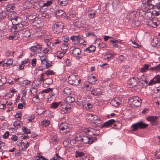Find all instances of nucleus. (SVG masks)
I'll use <instances>...</instances> for the list:
<instances>
[{"label": "nucleus", "instance_id": "423d86ee", "mask_svg": "<svg viewBox=\"0 0 160 160\" xmlns=\"http://www.w3.org/2000/svg\"><path fill=\"white\" fill-rule=\"evenodd\" d=\"M130 102H132V106L137 107L141 105L142 99L137 96L134 97L130 99Z\"/></svg>", "mask_w": 160, "mask_h": 160}, {"label": "nucleus", "instance_id": "ea45409f", "mask_svg": "<svg viewBox=\"0 0 160 160\" xmlns=\"http://www.w3.org/2000/svg\"><path fill=\"white\" fill-rule=\"evenodd\" d=\"M68 0H58V3L60 5L65 6L68 2Z\"/></svg>", "mask_w": 160, "mask_h": 160}, {"label": "nucleus", "instance_id": "c85d7f7f", "mask_svg": "<svg viewBox=\"0 0 160 160\" xmlns=\"http://www.w3.org/2000/svg\"><path fill=\"white\" fill-rule=\"evenodd\" d=\"M75 101L74 98L71 96H67L65 99V102L67 104L73 102Z\"/></svg>", "mask_w": 160, "mask_h": 160}, {"label": "nucleus", "instance_id": "e433bc0d", "mask_svg": "<svg viewBox=\"0 0 160 160\" xmlns=\"http://www.w3.org/2000/svg\"><path fill=\"white\" fill-rule=\"evenodd\" d=\"M78 44H82L84 42V40L82 35H78Z\"/></svg>", "mask_w": 160, "mask_h": 160}, {"label": "nucleus", "instance_id": "a18cd8bd", "mask_svg": "<svg viewBox=\"0 0 160 160\" xmlns=\"http://www.w3.org/2000/svg\"><path fill=\"white\" fill-rule=\"evenodd\" d=\"M61 49L63 51H65L67 52V50L68 48V45L65 43H63L61 46Z\"/></svg>", "mask_w": 160, "mask_h": 160}, {"label": "nucleus", "instance_id": "13d9d810", "mask_svg": "<svg viewBox=\"0 0 160 160\" xmlns=\"http://www.w3.org/2000/svg\"><path fill=\"white\" fill-rule=\"evenodd\" d=\"M92 132H93V135L94 136H98L100 134V132L98 130H95L93 129L92 130Z\"/></svg>", "mask_w": 160, "mask_h": 160}, {"label": "nucleus", "instance_id": "f3484780", "mask_svg": "<svg viewBox=\"0 0 160 160\" xmlns=\"http://www.w3.org/2000/svg\"><path fill=\"white\" fill-rule=\"evenodd\" d=\"M53 1H48L46 3H44L42 6H41L40 8L39 11L40 12H43V11L44 8H46L48 6H50L52 3Z\"/></svg>", "mask_w": 160, "mask_h": 160}, {"label": "nucleus", "instance_id": "72a5a7b5", "mask_svg": "<svg viewBox=\"0 0 160 160\" xmlns=\"http://www.w3.org/2000/svg\"><path fill=\"white\" fill-rule=\"evenodd\" d=\"M55 12L57 17H58L59 18H60V16L63 15L65 13L64 11L61 10H56Z\"/></svg>", "mask_w": 160, "mask_h": 160}, {"label": "nucleus", "instance_id": "603ef678", "mask_svg": "<svg viewBox=\"0 0 160 160\" xmlns=\"http://www.w3.org/2000/svg\"><path fill=\"white\" fill-rule=\"evenodd\" d=\"M41 60L42 65L45 66L48 61L47 58L46 57H44V58H43V57L41 58Z\"/></svg>", "mask_w": 160, "mask_h": 160}, {"label": "nucleus", "instance_id": "f257e3e1", "mask_svg": "<svg viewBox=\"0 0 160 160\" xmlns=\"http://www.w3.org/2000/svg\"><path fill=\"white\" fill-rule=\"evenodd\" d=\"M68 82L72 85H77L81 82L79 77L77 75L72 74L68 78Z\"/></svg>", "mask_w": 160, "mask_h": 160}, {"label": "nucleus", "instance_id": "0e129e2a", "mask_svg": "<svg viewBox=\"0 0 160 160\" xmlns=\"http://www.w3.org/2000/svg\"><path fill=\"white\" fill-rule=\"evenodd\" d=\"M45 74L46 75H53L54 74V72L52 71H50V70H48L46 71L45 72Z\"/></svg>", "mask_w": 160, "mask_h": 160}, {"label": "nucleus", "instance_id": "c03bdc74", "mask_svg": "<svg viewBox=\"0 0 160 160\" xmlns=\"http://www.w3.org/2000/svg\"><path fill=\"white\" fill-rule=\"evenodd\" d=\"M22 124V122L20 121H15L13 123V126L16 128H18L19 127H20Z\"/></svg>", "mask_w": 160, "mask_h": 160}, {"label": "nucleus", "instance_id": "09e8293b", "mask_svg": "<svg viewBox=\"0 0 160 160\" xmlns=\"http://www.w3.org/2000/svg\"><path fill=\"white\" fill-rule=\"evenodd\" d=\"M152 71L158 72L160 70V64L150 68Z\"/></svg>", "mask_w": 160, "mask_h": 160}, {"label": "nucleus", "instance_id": "c9c22d12", "mask_svg": "<svg viewBox=\"0 0 160 160\" xmlns=\"http://www.w3.org/2000/svg\"><path fill=\"white\" fill-rule=\"evenodd\" d=\"M61 103V102H53L51 104L50 107L52 109H55L58 107Z\"/></svg>", "mask_w": 160, "mask_h": 160}, {"label": "nucleus", "instance_id": "2f4dec72", "mask_svg": "<svg viewBox=\"0 0 160 160\" xmlns=\"http://www.w3.org/2000/svg\"><path fill=\"white\" fill-rule=\"evenodd\" d=\"M18 84L23 86H25L27 85H29L31 83V81L28 80H24L21 83L19 81H18Z\"/></svg>", "mask_w": 160, "mask_h": 160}, {"label": "nucleus", "instance_id": "6e6d98bb", "mask_svg": "<svg viewBox=\"0 0 160 160\" xmlns=\"http://www.w3.org/2000/svg\"><path fill=\"white\" fill-rule=\"evenodd\" d=\"M6 82V79L4 77H2L0 79V86L4 84Z\"/></svg>", "mask_w": 160, "mask_h": 160}, {"label": "nucleus", "instance_id": "2eb2a0df", "mask_svg": "<svg viewBox=\"0 0 160 160\" xmlns=\"http://www.w3.org/2000/svg\"><path fill=\"white\" fill-rule=\"evenodd\" d=\"M92 117H94L93 118H92V119L93 120L95 121L93 123L96 125V126H100L102 122V121L100 119V118L98 119L97 116L95 115H92Z\"/></svg>", "mask_w": 160, "mask_h": 160}, {"label": "nucleus", "instance_id": "58836bf2", "mask_svg": "<svg viewBox=\"0 0 160 160\" xmlns=\"http://www.w3.org/2000/svg\"><path fill=\"white\" fill-rule=\"evenodd\" d=\"M97 81V80L94 76L90 77L88 79V82L89 83H91L92 84H93L95 83Z\"/></svg>", "mask_w": 160, "mask_h": 160}, {"label": "nucleus", "instance_id": "37998d69", "mask_svg": "<svg viewBox=\"0 0 160 160\" xmlns=\"http://www.w3.org/2000/svg\"><path fill=\"white\" fill-rule=\"evenodd\" d=\"M152 45L154 47L158 46V45L159 43V41L157 38L153 39L152 41Z\"/></svg>", "mask_w": 160, "mask_h": 160}, {"label": "nucleus", "instance_id": "393cba45", "mask_svg": "<svg viewBox=\"0 0 160 160\" xmlns=\"http://www.w3.org/2000/svg\"><path fill=\"white\" fill-rule=\"evenodd\" d=\"M96 49V47L93 45H90L89 47L86 48L84 50V52L90 53L94 52Z\"/></svg>", "mask_w": 160, "mask_h": 160}, {"label": "nucleus", "instance_id": "473e14b6", "mask_svg": "<svg viewBox=\"0 0 160 160\" xmlns=\"http://www.w3.org/2000/svg\"><path fill=\"white\" fill-rule=\"evenodd\" d=\"M138 124L139 128L140 129H143L147 127L148 125L140 121L138 122Z\"/></svg>", "mask_w": 160, "mask_h": 160}, {"label": "nucleus", "instance_id": "864d4df0", "mask_svg": "<svg viewBox=\"0 0 160 160\" xmlns=\"http://www.w3.org/2000/svg\"><path fill=\"white\" fill-rule=\"evenodd\" d=\"M8 16V14L5 12H0V19H4Z\"/></svg>", "mask_w": 160, "mask_h": 160}, {"label": "nucleus", "instance_id": "bb28decb", "mask_svg": "<svg viewBox=\"0 0 160 160\" xmlns=\"http://www.w3.org/2000/svg\"><path fill=\"white\" fill-rule=\"evenodd\" d=\"M71 91L69 88H65L63 91L62 94L64 96L67 97L71 94Z\"/></svg>", "mask_w": 160, "mask_h": 160}, {"label": "nucleus", "instance_id": "4d7b16f0", "mask_svg": "<svg viewBox=\"0 0 160 160\" xmlns=\"http://www.w3.org/2000/svg\"><path fill=\"white\" fill-rule=\"evenodd\" d=\"M22 129L25 133L27 134L31 133L30 130L26 128V127L23 126Z\"/></svg>", "mask_w": 160, "mask_h": 160}, {"label": "nucleus", "instance_id": "49530a36", "mask_svg": "<svg viewBox=\"0 0 160 160\" xmlns=\"http://www.w3.org/2000/svg\"><path fill=\"white\" fill-rule=\"evenodd\" d=\"M149 65L148 64L144 65L143 68H142L140 69L141 72H146L148 70L149 68Z\"/></svg>", "mask_w": 160, "mask_h": 160}, {"label": "nucleus", "instance_id": "aec40b11", "mask_svg": "<svg viewBox=\"0 0 160 160\" xmlns=\"http://www.w3.org/2000/svg\"><path fill=\"white\" fill-rule=\"evenodd\" d=\"M87 13L88 14V16L89 18H93L95 17L97 11L95 10L90 9L88 10Z\"/></svg>", "mask_w": 160, "mask_h": 160}, {"label": "nucleus", "instance_id": "9d476101", "mask_svg": "<svg viewBox=\"0 0 160 160\" xmlns=\"http://www.w3.org/2000/svg\"><path fill=\"white\" fill-rule=\"evenodd\" d=\"M70 52L72 54L73 56L77 57L81 53V51L79 48L72 47L70 49Z\"/></svg>", "mask_w": 160, "mask_h": 160}, {"label": "nucleus", "instance_id": "79ce46f5", "mask_svg": "<svg viewBox=\"0 0 160 160\" xmlns=\"http://www.w3.org/2000/svg\"><path fill=\"white\" fill-rule=\"evenodd\" d=\"M78 36H72L71 37L70 39L73 42L74 44H78Z\"/></svg>", "mask_w": 160, "mask_h": 160}, {"label": "nucleus", "instance_id": "4468645a", "mask_svg": "<svg viewBox=\"0 0 160 160\" xmlns=\"http://www.w3.org/2000/svg\"><path fill=\"white\" fill-rule=\"evenodd\" d=\"M160 83V75H158L156 76L152 79L150 80L148 85L149 86L152 85L153 84L156 83Z\"/></svg>", "mask_w": 160, "mask_h": 160}, {"label": "nucleus", "instance_id": "a19ab883", "mask_svg": "<svg viewBox=\"0 0 160 160\" xmlns=\"http://www.w3.org/2000/svg\"><path fill=\"white\" fill-rule=\"evenodd\" d=\"M47 8H45L44 9H43L44 12H41V13H42V17H44L45 18H48L50 17L49 14L48 13L45 12Z\"/></svg>", "mask_w": 160, "mask_h": 160}, {"label": "nucleus", "instance_id": "6ab92c4d", "mask_svg": "<svg viewBox=\"0 0 160 160\" xmlns=\"http://www.w3.org/2000/svg\"><path fill=\"white\" fill-rule=\"evenodd\" d=\"M115 122V120L113 119H112L108 120L105 122L103 125L101 126L102 128H107L110 126L112 124H113Z\"/></svg>", "mask_w": 160, "mask_h": 160}, {"label": "nucleus", "instance_id": "a878e982", "mask_svg": "<svg viewBox=\"0 0 160 160\" xmlns=\"http://www.w3.org/2000/svg\"><path fill=\"white\" fill-rule=\"evenodd\" d=\"M66 52L64 51H57L55 53V55L57 58L59 59H62L66 53Z\"/></svg>", "mask_w": 160, "mask_h": 160}, {"label": "nucleus", "instance_id": "0eeeda50", "mask_svg": "<svg viewBox=\"0 0 160 160\" xmlns=\"http://www.w3.org/2000/svg\"><path fill=\"white\" fill-rule=\"evenodd\" d=\"M97 138L96 137H90L84 135L82 137V142L84 143L91 144Z\"/></svg>", "mask_w": 160, "mask_h": 160}, {"label": "nucleus", "instance_id": "3c124183", "mask_svg": "<svg viewBox=\"0 0 160 160\" xmlns=\"http://www.w3.org/2000/svg\"><path fill=\"white\" fill-rule=\"evenodd\" d=\"M45 75V73H43L42 74L40 77L37 79V81H38L40 83H41L42 81H43L44 80V76Z\"/></svg>", "mask_w": 160, "mask_h": 160}, {"label": "nucleus", "instance_id": "5fc2aeb1", "mask_svg": "<svg viewBox=\"0 0 160 160\" xmlns=\"http://www.w3.org/2000/svg\"><path fill=\"white\" fill-rule=\"evenodd\" d=\"M132 127L133 129V131H134L137 130L139 128V126L138 124V122L137 123L132 124Z\"/></svg>", "mask_w": 160, "mask_h": 160}, {"label": "nucleus", "instance_id": "bf43d9fd", "mask_svg": "<svg viewBox=\"0 0 160 160\" xmlns=\"http://www.w3.org/2000/svg\"><path fill=\"white\" fill-rule=\"evenodd\" d=\"M155 156L157 159H160V149L156 152Z\"/></svg>", "mask_w": 160, "mask_h": 160}, {"label": "nucleus", "instance_id": "cd10ccee", "mask_svg": "<svg viewBox=\"0 0 160 160\" xmlns=\"http://www.w3.org/2000/svg\"><path fill=\"white\" fill-rule=\"evenodd\" d=\"M22 20L21 18L19 17L18 15L16 16V17L12 21V24L15 25L16 24H17L18 23L21 22Z\"/></svg>", "mask_w": 160, "mask_h": 160}, {"label": "nucleus", "instance_id": "8fccbe9b", "mask_svg": "<svg viewBox=\"0 0 160 160\" xmlns=\"http://www.w3.org/2000/svg\"><path fill=\"white\" fill-rule=\"evenodd\" d=\"M6 24L4 22H0V31H2L5 28Z\"/></svg>", "mask_w": 160, "mask_h": 160}, {"label": "nucleus", "instance_id": "a211bd4d", "mask_svg": "<svg viewBox=\"0 0 160 160\" xmlns=\"http://www.w3.org/2000/svg\"><path fill=\"white\" fill-rule=\"evenodd\" d=\"M18 15L15 12H11L8 14V20L12 21Z\"/></svg>", "mask_w": 160, "mask_h": 160}, {"label": "nucleus", "instance_id": "20e7f679", "mask_svg": "<svg viewBox=\"0 0 160 160\" xmlns=\"http://www.w3.org/2000/svg\"><path fill=\"white\" fill-rule=\"evenodd\" d=\"M158 117L156 116H148L146 119L148 121L150 122L152 125L156 126L159 123V122L158 121Z\"/></svg>", "mask_w": 160, "mask_h": 160}, {"label": "nucleus", "instance_id": "052dcab7", "mask_svg": "<svg viewBox=\"0 0 160 160\" xmlns=\"http://www.w3.org/2000/svg\"><path fill=\"white\" fill-rule=\"evenodd\" d=\"M42 124L44 127L48 126L50 124V122L48 120H45L43 121Z\"/></svg>", "mask_w": 160, "mask_h": 160}, {"label": "nucleus", "instance_id": "9b49d317", "mask_svg": "<svg viewBox=\"0 0 160 160\" xmlns=\"http://www.w3.org/2000/svg\"><path fill=\"white\" fill-rule=\"evenodd\" d=\"M84 21L81 18H78L74 20L73 21V23L75 27L80 28L82 27L84 24Z\"/></svg>", "mask_w": 160, "mask_h": 160}, {"label": "nucleus", "instance_id": "774afa93", "mask_svg": "<svg viewBox=\"0 0 160 160\" xmlns=\"http://www.w3.org/2000/svg\"><path fill=\"white\" fill-rule=\"evenodd\" d=\"M11 139L12 141H16L18 139V137L16 135H13L11 137Z\"/></svg>", "mask_w": 160, "mask_h": 160}, {"label": "nucleus", "instance_id": "412c9836", "mask_svg": "<svg viewBox=\"0 0 160 160\" xmlns=\"http://www.w3.org/2000/svg\"><path fill=\"white\" fill-rule=\"evenodd\" d=\"M53 82L52 79L51 78H48L45 79L43 82V86L45 87H48Z\"/></svg>", "mask_w": 160, "mask_h": 160}, {"label": "nucleus", "instance_id": "de8ad7c7", "mask_svg": "<svg viewBox=\"0 0 160 160\" xmlns=\"http://www.w3.org/2000/svg\"><path fill=\"white\" fill-rule=\"evenodd\" d=\"M82 106L83 108H86V109H88L91 108L92 107V105L89 103H88L84 104H83Z\"/></svg>", "mask_w": 160, "mask_h": 160}, {"label": "nucleus", "instance_id": "1a4fd4ad", "mask_svg": "<svg viewBox=\"0 0 160 160\" xmlns=\"http://www.w3.org/2000/svg\"><path fill=\"white\" fill-rule=\"evenodd\" d=\"M138 78L134 77L130 78L128 82V84L129 88H133L138 84Z\"/></svg>", "mask_w": 160, "mask_h": 160}, {"label": "nucleus", "instance_id": "680f3d73", "mask_svg": "<svg viewBox=\"0 0 160 160\" xmlns=\"http://www.w3.org/2000/svg\"><path fill=\"white\" fill-rule=\"evenodd\" d=\"M98 47L99 48H105L106 47V46L105 43L101 42L98 44Z\"/></svg>", "mask_w": 160, "mask_h": 160}, {"label": "nucleus", "instance_id": "338daca9", "mask_svg": "<svg viewBox=\"0 0 160 160\" xmlns=\"http://www.w3.org/2000/svg\"><path fill=\"white\" fill-rule=\"evenodd\" d=\"M31 64L32 67H35L36 64V58H33L31 62Z\"/></svg>", "mask_w": 160, "mask_h": 160}, {"label": "nucleus", "instance_id": "7ed1b4c3", "mask_svg": "<svg viewBox=\"0 0 160 160\" xmlns=\"http://www.w3.org/2000/svg\"><path fill=\"white\" fill-rule=\"evenodd\" d=\"M69 124L65 122H62L59 126V128L62 131L61 133L63 135L67 134L70 130Z\"/></svg>", "mask_w": 160, "mask_h": 160}, {"label": "nucleus", "instance_id": "7c9ffc66", "mask_svg": "<svg viewBox=\"0 0 160 160\" xmlns=\"http://www.w3.org/2000/svg\"><path fill=\"white\" fill-rule=\"evenodd\" d=\"M98 89H93L91 91V93L94 96L100 95L102 92L101 91H98Z\"/></svg>", "mask_w": 160, "mask_h": 160}, {"label": "nucleus", "instance_id": "dca6fc26", "mask_svg": "<svg viewBox=\"0 0 160 160\" xmlns=\"http://www.w3.org/2000/svg\"><path fill=\"white\" fill-rule=\"evenodd\" d=\"M37 17V15L36 13H33L30 15H28L26 16V19L28 22H32Z\"/></svg>", "mask_w": 160, "mask_h": 160}, {"label": "nucleus", "instance_id": "f8f14e48", "mask_svg": "<svg viewBox=\"0 0 160 160\" xmlns=\"http://www.w3.org/2000/svg\"><path fill=\"white\" fill-rule=\"evenodd\" d=\"M60 109L62 113H68L70 112L71 111V108L70 107H67L64 105L61 104L60 107Z\"/></svg>", "mask_w": 160, "mask_h": 160}, {"label": "nucleus", "instance_id": "c756f323", "mask_svg": "<svg viewBox=\"0 0 160 160\" xmlns=\"http://www.w3.org/2000/svg\"><path fill=\"white\" fill-rule=\"evenodd\" d=\"M92 130L93 128H86L85 129L84 132L88 136L92 137L93 135V132H92Z\"/></svg>", "mask_w": 160, "mask_h": 160}, {"label": "nucleus", "instance_id": "ddd939ff", "mask_svg": "<svg viewBox=\"0 0 160 160\" xmlns=\"http://www.w3.org/2000/svg\"><path fill=\"white\" fill-rule=\"evenodd\" d=\"M122 101L118 97H116L113 98L111 101L110 103L115 107H117L119 105L122 103Z\"/></svg>", "mask_w": 160, "mask_h": 160}, {"label": "nucleus", "instance_id": "69168bd1", "mask_svg": "<svg viewBox=\"0 0 160 160\" xmlns=\"http://www.w3.org/2000/svg\"><path fill=\"white\" fill-rule=\"evenodd\" d=\"M52 90V88H49L42 90V93H48L50 92V91H51Z\"/></svg>", "mask_w": 160, "mask_h": 160}, {"label": "nucleus", "instance_id": "6e6552de", "mask_svg": "<svg viewBox=\"0 0 160 160\" xmlns=\"http://www.w3.org/2000/svg\"><path fill=\"white\" fill-rule=\"evenodd\" d=\"M149 21V25L152 28H156L160 24V20L156 17L153 18Z\"/></svg>", "mask_w": 160, "mask_h": 160}, {"label": "nucleus", "instance_id": "e2e57ef3", "mask_svg": "<svg viewBox=\"0 0 160 160\" xmlns=\"http://www.w3.org/2000/svg\"><path fill=\"white\" fill-rule=\"evenodd\" d=\"M30 50L31 51V52H33L36 53H37V50L34 47H31L29 48Z\"/></svg>", "mask_w": 160, "mask_h": 160}, {"label": "nucleus", "instance_id": "f704fd0d", "mask_svg": "<svg viewBox=\"0 0 160 160\" xmlns=\"http://www.w3.org/2000/svg\"><path fill=\"white\" fill-rule=\"evenodd\" d=\"M13 59H10L8 60L6 63L3 64V67H8L11 65L13 63Z\"/></svg>", "mask_w": 160, "mask_h": 160}, {"label": "nucleus", "instance_id": "b1692460", "mask_svg": "<svg viewBox=\"0 0 160 160\" xmlns=\"http://www.w3.org/2000/svg\"><path fill=\"white\" fill-rule=\"evenodd\" d=\"M32 47H34L37 49V53H40L41 52L42 46L38 43H34L33 45L32 46Z\"/></svg>", "mask_w": 160, "mask_h": 160}, {"label": "nucleus", "instance_id": "4be33fe9", "mask_svg": "<svg viewBox=\"0 0 160 160\" xmlns=\"http://www.w3.org/2000/svg\"><path fill=\"white\" fill-rule=\"evenodd\" d=\"M76 155L75 156V157L77 158L78 157H80V159H81V157L84 156L86 160H84L83 158H82V160H89L88 158V157H86L85 156V154L82 152H79V151H76Z\"/></svg>", "mask_w": 160, "mask_h": 160}, {"label": "nucleus", "instance_id": "f03ea898", "mask_svg": "<svg viewBox=\"0 0 160 160\" xmlns=\"http://www.w3.org/2000/svg\"><path fill=\"white\" fill-rule=\"evenodd\" d=\"M64 27V24L60 22H56L54 25L53 30L54 32L57 34H59L61 33Z\"/></svg>", "mask_w": 160, "mask_h": 160}, {"label": "nucleus", "instance_id": "5701e85b", "mask_svg": "<svg viewBox=\"0 0 160 160\" xmlns=\"http://www.w3.org/2000/svg\"><path fill=\"white\" fill-rule=\"evenodd\" d=\"M136 12L133 11L129 12L127 15V18L129 19H133L136 17Z\"/></svg>", "mask_w": 160, "mask_h": 160}, {"label": "nucleus", "instance_id": "39448f33", "mask_svg": "<svg viewBox=\"0 0 160 160\" xmlns=\"http://www.w3.org/2000/svg\"><path fill=\"white\" fill-rule=\"evenodd\" d=\"M24 28V25L21 22L13 25L11 28V31L14 33V34H16L17 32L20 31H21Z\"/></svg>", "mask_w": 160, "mask_h": 160}, {"label": "nucleus", "instance_id": "4c0bfd02", "mask_svg": "<svg viewBox=\"0 0 160 160\" xmlns=\"http://www.w3.org/2000/svg\"><path fill=\"white\" fill-rule=\"evenodd\" d=\"M154 8V6L151 3H148L145 6V11H148L151 9Z\"/></svg>", "mask_w": 160, "mask_h": 160}]
</instances>
